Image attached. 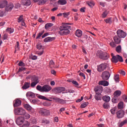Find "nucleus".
<instances>
[{"label":"nucleus","instance_id":"obj_51","mask_svg":"<svg viewBox=\"0 0 127 127\" xmlns=\"http://www.w3.org/2000/svg\"><path fill=\"white\" fill-rule=\"evenodd\" d=\"M116 108H113L110 110V112H111V114L112 115H115L116 114Z\"/></svg>","mask_w":127,"mask_h":127},{"label":"nucleus","instance_id":"obj_54","mask_svg":"<svg viewBox=\"0 0 127 127\" xmlns=\"http://www.w3.org/2000/svg\"><path fill=\"white\" fill-rule=\"evenodd\" d=\"M38 98H39V99H42V100H47V98H46V97H44V96H41V95L39 96L38 97Z\"/></svg>","mask_w":127,"mask_h":127},{"label":"nucleus","instance_id":"obj_61","mask_svg":"<svg viewBox=\"0 0 127 127\" xmlns=\"http://www.w3.org/2000/svg\"><path fill=\"white\" fill-rule=\"evenodd\" d=\"M41 48H42L41 44H38V45H37V49H38V50H41Z\"/></svg>","mask_w":127,"mask_h":127},{"label":"nucleus","instance_id":"obj_17","mask_svg":"<svg viewBox=\"0 0 127 127\" xmlns=\"http://www.w3.org/2000/svg\"><path fill=\"white\" fill-rule=\"evenodd\" d=\"M54 40H55V37H48L47 38L44 39V42L45 43L51 42Z\"/></svg>","mask_w":127,"mask_h":127},{"label":"nucleus","instance_id":"obj_9","mask_svg":"<svg viewBox=\"0 0 127 127\" xmlns=\"http://www.w3.org/2000/svg\"><path fill=\"white\" fill-rule=\"evenodd\" d=\"M24 119L23 117H20L17 118L16 120V124H17V126H20L24 123Z\"/></svg>","mask_w":127,"mask_h":127},{"label":"nucleus","instance_id":"obj_37","mask_svg":"<svg viewBox=\"0 0 127 127\" xmlns=\"http://www.w3.org/2000/svg\"><path fill=\"white\" fill-rule=\"evenodd\" d=\"M88 105H89V103H88V102H84V103L81 104V109L84 108L86 107H87V106H88Z\"/></svg>","mask_w":127,"mask_h":127},{"label":"nucleus","instance_id":"obj_3","mask_svg":"<svg viewBox=\"0 0 127 127\" xmlns=\"http://www.w3.org/2000/svg\"><path fill=\"white\" fill-rule=\"evenodd\" d=\"M107 66L108 64L106 63L101 64L97 65V71L102 72L107 68Z\"/></svg>","mask_w":127,"mask_h":127},{"label":"nucleus","instance_id":"obj_20","mask_svg":"<svg viewBox=\"0 0 127 127\" xmlns=\"http://www.w3.org/2000/svg\"><path fill=\"white\" fill-rule=\"evenodd\" d=\"M120 38H122L118 37L117 36L114 37V41H115V44H119L121 43V39Z\"/></svg>","mask_w":127,"mask_h":127},{"label":"nucleus","instance_id":"obj_13","mask_svg":"<svg viewBox=\"0 0 127 127\" xmlns=\"http://www.w3.org/2000/svg\"><path fill=\"white\" fill-rule=\"evenodd\" d=\"M124 116V111L123 110H121L117 112V118L121 119Z\"/></svg>","mask_w":127,"mask_h":127},{"label":"nucleus","instance_id":"obj_34","mask_svg":"<svg viewBox=\"0 0 127 127\" xmlns=\"http://www.w3.org/2000/svg\"><path fill=\"white\" fill-rule=\"evenodd\" d=\"M116 52L118 53H121L122 52V47L121 46H118L116 48Z\"/></svg>","mask_w":127,"mask_h":127},{"label":"nucleus","instance_id":"obj_6","mask_svg":"<svg viewBox=\"0 0 127 127\" xmlns=\"http://www.w3.org/2000/svg\"><path fill=\"white\" fill-rule=\"evenodd\" d=\"M116 33L117 34V36L120 38H125L127 36V33L121 29L118 30Z\"/></svg>","mask_w":127,"mask_h":127},{"label":"nucleus","instance_id":"obj_50","mask_svg":"<svg viewBox=\"0 0 127 127\" xmlns=\"http://www.w3.org/2000/svg\"><path fill=\"white\" fill-rule=\"evenodd\" d=\"M116 43H115L114 42H111L110 43H109V45H110V46H111V47L112 48H115L116 47Z\"/></svg>","mask_w":127,"mask_h":127},{"label":"nucleus","instance_id":"obj_43","mask_svg":"<svg viewBox=\"0 0 127 127\" xmlns=\"http://www.w3.org/2000/svg\"><path fill=\"white\" fill-rule=\"evenodd\" d=\"M127 123V120H125L123 121V122L121 123V124H120L119 126H120V127H122L124 125H125Z\"/></svg>","mask_w":127,"mask_h":127},{"label":"nucleus","instance_id":"obj_63","mask_svg":"<svg viewBox=\"0 0 127 127\" xmlns=\"http://www.w3.org/2000/svg\"><path fill=\"white\" fill-rule=\"evenodd\" d=\"M120 73L122 75H126V72L125 71H124V70H120Z\"/></svg>","mask_w":127,"mask_h":127},{"label":"nucleus","instance_id":"obj_24","mask_svg":"<svg viewBox=\"0 0 127 127\" xmlns=\"http://www.w3.org/2000/svg\"><path fill=\"white\" fill-rule=\"evenodd\" d=\"M101 94L96 93L95 95V99L96 101H100L101 100L102 97L101 96Z\"/></svg>","mask_w":127,"mask_h":127},{"label":"nucleus","instance_id":"obj_48","mask_svg":"<svg viewBox=\"0 0 127 127\" xmlns=\"http://www.w3.org/2000/svg\"><path fill=\"white\" fill-rule=\"evenodd\" d=\"M88 5L89 7H92L95 5V4L94 3V2L93 1H90L88 3Z\"/></svg>","mask_w":127,"mask_h":127},{"label":"nucleus","instance_id":"obj_52","mask_svg":"<svg viewBox=\"0 0 127 127\" xmlns=\"http://www.w3.org/2000/svg\"><path fill=\"white\" fill-rule=\"evenodd\" d=\"M109 104H108V103H104L103 104V108L104 109H109Z\"/></svg>","mask_w":127,"mask_h":127},{"label":"nucleus","instance_id":"obj_55","mask_svg":"<svg viewBox=\"0 0 127 127\" xmlns=\"http://www.w3.org/2000/svg\"><path fill=\"white\" fill-rule=\"evenodd\" d=\"M5 13V11H0V17H2L3 16V15H4V13Z\"/></svg>","mask_w":127,"mask_h":127},{"label":"nucleus","instance_id":"obj_40","mask_svg":"<svg viewBox=\"0 0 127 127\" xmlns=\"http://www.w3.org/2000/svg\"><path fill=\"white\" fill-rule=\"evenodd\" d=\"M114 79H115V82H119V74L115 75Z\"/></svg>","mask_w":127,"mask_h":127},{"label":"nucleus","instance_id":"obj_56","mask_svg":"<svg viewBox=\"0 0 127 127\" xmlns=\"http://www.w3.org/2000/svg\"><path fill=\"white\" fill-rule=\"evenodd\" d=\"M25 69H26V68L25 67H20L18 69V72H21L22 71H24L25 70Z\"/></svg>","mask_w":127,"mask_h":127},{"label":"nucleus","instance_id":"obj_46","mask_svg":"<svg viewBox=\"0 0 127 127\" xmlns=\"http://www.w3.org/2000/svg\"><path fill=\"white\" fill-rule=\"evenodd\" d=\"M26 95H29V96L31 97V98H34L35 96L34 94L31 92L27 93Z\"/></svg>","mask_w":127,"mask_h":127},{"label":"nucleus","instance_id":"obj_58","mask_svg":"<svg viewBox=\"0 0 127 127\" xmlns=\"http://www.w3.org/2000/svg\"><path fill=\"white\" fill-rule=\"evenodd\" d=\"M72 83L74 84L75 86H78V83L76 81H72Z\"/></svg>","mask_w":127,"mask_h":127},{"label":"nucleus","instance_id":"obj_10","mask_svg":"<svg viewBox=\"0 0 127 127\" xmlns=\"http://www.w3.org/2000/svg\"><path fill=\"white\" fill-rule=\"evenodd\" d=\"M53 100H54L55 102L57 103H59L61 104H64L65 103H66V101L65 100H64V99L58 98V97L53 98Z\"/></svg>","mask_w":127,"mask_h":127},{"label":"nucleus","instance_id":"obj_29","mask_svg":"<svg viewBox=\"0 0 127 127\" xmlns=\"http://www.w3.org/2000/svg\"><path fill=\"white\" fill-rule=\"evenodd\" d=\"M119 102V97H113L112 102L116 104Z\"/></svg>","mask_w":127,"mask_h":127},{"label":"nucleus","instance_id":"obj_1","mask_svg":"<svg viewBox=\"0 0 127 127\" xmlns=\"http://www.w3.org/2000/svg\"><path fill=\"white\" fill-rule=\"evenodd\" d=\"M68 25H70V24L65 23L60 26L59 28V31H58L60 35L64 36L69 34V30H71V27Z\"/></svg>","mask_w":127,"mask_h":127},{"label":"nucleus","instance_id":"obj_4","mask_svg":"<svg viewBox=\"0 0 127 127\" xmlns=\"http://www.w3.org/2000/svg\"><path fill=\"white\" fill-rule=\"evenodd\" d=\"M65 90L64 87H59L53 88L51 92L54 93L55 94H58V93H60L62 92H64Z\"/></svg>","mask_w":127,"mask_h":127},{"label":"nucleus","instance_id":"obj_8","mask_svg":"<svg viewBox=\"0 0 127 127\" xmlns=\"http://www.w3.org/2000/svg\"><path fill=\"white\" fill-rule=\"evenodd\" d=\"M52 88L51 87L48 85H45L43 86V89L41 90V92H46L48 93L50 92Z\"/></svg>","mask_w":127,"mask_h":127},{"label":"nucleus","instance_id":"obj_45","mask_svg":"<svg viewBox=\"0 0 127 127\" xmlns=\"http://www.w3.org/2000/svg\"><path fill=\"white\" fill-rule=\"evenodd\" d=\"M38 84V82H32V83H31L30 85L31 87L33 88Z\"/></svg>","mask_w":127,"mask_h":127},{"label":"nucleus","instance_id":"obj_60","mask_svg":"<svg viewBox=\"0 0 127 127\" xmlns=\"http://www.w3.org/2000/svg\"><path fill=\"white\" fill-rule=\"evenodd\" d=\"M79 76H80L81 77H83V79H85V74H84V73H83L82 72H80V73H79Z\"/></svg>","mask_w":127,"mask_h":127},{"label":"nucleus","instance_id":"obj_22","mask_svg":"<svg viewBox=\"0 0 127 127\" xmlns=\"http://www.w3.org/2000/svg\"><path fill=\"white\" fill-rule=\"evenodd\" d=\"M82 32L81 30H76V31H75V36H76L78 38L82 36Z\"/></svg>","mask_w":127,"mask_h":127},{"label":"nucleus","instance_id":"obj_18","mask_svg":"<svg viewBox=\"0 0 127 127\" xmlns=\"http://www.w3.org/2000/svg\"><path fill=\"white\" fill-rule=\"evenodd\" d=\"M30 82H25L24 83V86L22 87V89H23V90H27L28 88H30Z\"/></svg>","mask_w":127,"mask_h":127},{"label":"nucleus","instance_id":"obj_7","mask_svg":"<svg viewBox=\"0 0 127 127\" xmlns=\"http://www.w3.org/2000/svg\"><path fill=\"white\" fill-rule=\"evenodd\" d=\"M39 114H41V115L43 116H49L51 113L50 111L45 109H41V110H39Z\"/></svg>","mask_w":127,"mask_h":127},{"label":"nucleus","instance_id":"obj_14","mask_svg":"<svg viewBox=\"0 0 127 127\" xmlns=\"http://www.w3.org/2000/svg\"><path fill=\"white\" fill-rule=\"evenodd\" d=\"M99 58H100V59L101 60H107L108 58H109V55L107 54L106 53L101 54L100 55Z\"/></svg>","mask_w":127,"mask_h":127},{"label":"nucleus","instance_id":"obj_41","mask_svg":"<svg viewBox=\"0 0 127 127\" xmlns=\"http://www.w3.org/2000/svg\"><path fill=\"white\" fill-rule=\"evenodd\" d=\"M44 31H43L41 32L40 33H38V36H37L36 39H39L40 37L42 36V35L44 34Z\"/></svg>","mask_w":127,"mask_h":127},{"label":"nucleus","instance_id":"obj_2","mask_svg":"<svg viewBox=\"0 0 127 127\" xmlns=\"http://www.w3.org/2000/svg\"><path fill=\"white\" fill-rule=\"evenodd\" d=\"M14 114L17 116H24L27 114L23 108H18L14 110Z\"/></svg>","mask_w":127,"mask_h":127},{"label":"nucleus","instance_id":"obj_33","mask_svg":"<svg viewBox=\"0 0 127 127\" xmlns=\"http://www.w3.org/2000/svg\"><path fill=\"white\" fill-rule=\"evenodd\" d=\"M112 62L114 63H117L119 62L118 60V58L117 57V56H113L112 59Z\"/></svg>","mask_w":127,"mask_h":127},{"label":"nucleus","instance_id":"obj_44","mask_svg":"<svg viewBox=\"0 0 127 127\" xmlns=\"http://www.w3.org/2000/svg\"><path fill=\"white\" fill-rule=\"evenodd\" d=\"M36 88L38 91H39V92H41V91L43 90V86L38 85L37 86Z\"/></svg>","mask_w":127,"mask_h":127},{"label":"nucleus","instance_id":"obj_64","mask_svg":"<svg viewBox=\"0 0 127 127\" xmlns=\"http://www.w3.org/2000/svg\"><path fill=\"white\" fill-rule=\"evenodd\" d=\"M123 100H124V101H125V102H127V96H126V95H124Z\"/></svg>","mask_w":127,"mask_h":127},{"label":"nucleus","instance_id":"obj_23","mask_svg":"<svg viewBox=\"0 0 127 127\" xmlns=\"http://www.w3.org/2000/svg\"><path fill=\"white\" fill-rule=\"evenodd\" d=\"M102 100L105 102H109L110 101V97L108 95H105L102 97Z\"/></svg>","mask_w":127,"mask_h":127},{"label":"nucleus","instance_id":"obj_32","mask_svg":"<svg viewBox=\"0 0 127 127\" xmlns=\"http://www.w3.org/2000/svg\"><path fill=\"white\" fill-rule=\"evenodd\" d=\"M58 3L62 5H63L66 4L67 3V1L65 0H59V1H58Z\"/></svg>","mask_w":127,"mask_h":127},{"label":"nucleus","instance_id":"obj_26","mask_svg":"<svg viewBox=\"0 0 127 127\" xmlns=\"http://www.w3.org/2000/svg\"><path fill=\"white\" fill-rule=\"evenodd\" d=\"M6 31L9 34H12L14 32V29L13 28H7Z\"/></svg>","mask_w":127,"mask_h":127},{"label":"nucleus","instance_id":"obj_31","mask_svg":"<svg viewBox=\"0 0 127 127\" xmlns=\"http://www.w3.org/2000/svg\"><path fill=\"white\" fill-rule=\"evenodd\" d=\"M24 107L25 109H26L28 111H31L32 109L31 106L29 104H24Z\"/></svg>","mask_w":127,"mask_h":127},{"label":"nucleus","instance_id":"obj_42","mask_svg":"<svg viewBox=\"0 0 127 127\" xmlns=\"http://www.w3.org/2000/svg\"><path fill=\"white\" fill-rule=\"evenodd\" d=\"M31 117V115H30V114H25L24 115V117H23V118H24V119H26V120H28V119H29Z\"/></svg>","mask_w":127,"mask_h":127},{"label":"nucleus","instance_id":"obj_36","mask_svg":"<svg viewBox=\"0 0 127 127\" xmlns=\"http://www.w3.org/2000/svg\"><path fill=\"white\" fill-rule=\"evenodd\" d=\"M22 21H24L23 16V15H20L19 16V17L17 18V22L20 23Z\"/></svg>","mask_w":127,"mask_h":127},{"label":"nucleus","instance_id":"obj_12","mask_svg":"<svg viewBox=\"0 0 127 127\" xmlns=\"http://www.w3.org/2000/svg\"><path fill=\"white\" fill-rule=\"evenodd\" d=\"M14 7V6L13 5V4L11 3H10V4H8L6 7H5V11H6L7 12L10 11Z\"/></svg>","mask_w":127,"mask_h":127},{"label":"nucleus","instance_id":"obj_62","mask_svg":"<svg viewBox=\"0 0 127 127\" xmlns=\"http://www.w3.org/2000/svg\"><path fill=\"white\" fill-rule=\"evenodd\" d=\"M22 127H29V122H26V123L23 125Z\"/></svg>","mask_w":127,"mask_h":127},{"label":"nucleus","instance_id":"obj_11","mask_svg":"<svg viewBox=\"0 0 127 127\" xmlns=\"http://www.w3.org/2000/svg\"><path fill=\"white\" fill-rule=\"evenodd\" d=\"M21 4L24 6H29L31 5V2L30 0H22L21 1Z\"/></svg>","mask_w":127,"mask_h":127},{"label":"nucleus","instance_id":"obj_47","mask_svg":"<svg viewBox=\"0 0 127 127\" xmlns=\"http://www.w3.org/2000/svg\"><path fill=\"white\" fill-rule=\"evenodd\" d=\"M123 102H120L118 104V108L123 109Z\"/></svg>","mask_w":127,"mask_h":127},{"label":"nucleus","instance_id":"obj_27","mask_svg":"<svg viewBox=\"0 0 127 127\" xmlns=\"http://www.w3.org/2000/svg\"><path fill=\"white\" fill-rule=\"evenodd\" d=\"M41 123L44 124V125H48L50 124V121L45 119H44L42 120Z\"/></svg>","mask_w":127,"mask_h":127},{"label":"nucleus","instance_id":"obj_5","mask_svg":"<svg viewBox=\"0 0 127 127\" xmlns=\"http://www.w3.org/2000/svg\"><path fill=\"white\" fill-rule=\"evenodd\" d=\"M110 77V73L109 71H103L101 73V78L103 80H108Z\"/></svg>","mask_w":127,"mask_h":127},{"label":"nucleus","instance_id":"obj_39","mask_svg":"<svg viewBox=\"0 0 127 127\" xmlns=\"http://www.w3.org/2000/svg\"><path fill=\"white\" fill-rule=\"evenodd\" d=\"M116 56L117 57V59H118L119 62H123V57H122L119 55H116Z\"/></svg>","mask_w":127,"mask_h":127},{"label":"nucleus","instance_id":"obj_53","mask_svg":"<svg viewBox=\"0 0 127 127\" xmlns=\"http://www.w3.org/2000/svg\"><path fill=\"white\" fill-rule=\"evenodd\" d=\"M31 122L32 124H35L37 123V120L34 118L31 119Z\"/></svg>","mask_w":127,"mask_h":127},{"label":"nucleus","instance_id":"obj_21","mask_svg":"<svg viewBox=\"0 0 127 127\" xmlns=\"http://www.w3.org/2000/svg\"><path fill=\"white\" fill-rule=\"evenodd\" d=\"M121 94H122V92L120 90H116L114 93V97H119L120 96H121Z\"/></svg>","mask_w":127,"mask_h":127},{"label":"nucleus","instance_id":"obj_59","mask_svg":"<svg viewBox=\"0 0 127 127\" xmlns=\"http://www.w3.org/2000/svg\"><path fill=\"white\" fill-rule=\"evenodd\" d=\"M43 53H44V51L43 50H42L41 52H38V51L37 52V54H38V55L39 56L42 55Z\"/></svg>","mask_w":127,"mask_h":127},{"label":"nucleus","instance_id":"obj_30","mask_svg":"<svg viewBox=\"0 0 127 127\" xmlns=\"http://www.w3.org/2000/svg\"><path fill=\"white\" fill-rule=\"evenodd\" d=\"M52 26H53V24L49 23L45 24V26H44V28L45 29H48Z\"/></svg>","mask_w":127,"mask_h":127},{"label":"nucleus","instance_id":"obj_15","mask_svg":"<svg viewBox=\"0 0 127 127\" xmlns=\"http://www.w3.org/2000/svg\"><path fill=\"white\" fill-rule=\"evenodd\" d=\"M7 1L3 0L0 2V8L2 9L3 7L7 6Z\"/></svg>","mask_w":127,"mask_h":127},{"label":"nucleus","instance_id":"obj_25","mask_svg":"<svg viewBox=\"0 0 127 127\" xmlns=\"http://www.w3.org/2000/svg\"><path fill=\"white\" fill-rule=\"evenodd\" d=\"M21 105V101L19 99L16 100V101H15V103H14V107H16L20 106Z\"/></svg>","mask_w":127,"mask_h":127},{"label":"nucleus","instance_id":"obj_19","mask_svg":"<svg viewBox=\"0 0 127 127\" xmlns=\"http://www.w3.org/2000/svg\"><path fill=\"white\" fill-rule=\"evenodd\" d=\"M104 21H105L106 23L112 24L114 21V18L112 17H109L108 19H105Z\"/></svg>","mask_w":127,"mask_h":127},{"label":"nucleus","instance_id":"obj_38","mask_svg":"<svg viewBox=\"0 0 127 127\" xmlns=\"http://www.w3.org/2000/svg\"><path fill=\"white\" fill-rule=\"evenodd\" d=\"M82 39L87 42L89 41L90 40V37L88 36L87 35H85L84 37L82 38Z\"/></svg>","mask_w":127,"mask_h":127},{"label":"nucleus","instance_id":"obj_28","mask_svg":"<svg viewBox=\"0 0 127 127\" xmlns=\"http://www.w3.org/2000/svg\"><path fill=\"white\" fill-rule=\"evenodd\" d=\"M19 50V43L18 42H16V46H15V51L14 53H16L17 51Z\"/></svg>","mask_w":127,"mask_h":127},{"label":"nucleus","instance_id":"obj_49","mask_svg":"<svg viewBox=\"0 0 127 127\" xmlns=\"http://www.w3.org/2000/svg\"><path fill=\"white\" fill-rule=\"evenodd\" d=\"M18 66H25V64H24L23 62H20L18 63Z\"/></svg>","mask_w":127,"mask_h":127},{"label":"nucleus","instance_id":"obj_35","mask_svg":"<svg viewBox=\"0 0 127 127\" xmlns=\"http://www.w3.org/2000/svg\"><path fill=\"white\" fill-rule=\"evenodd\" d=\"M32 81H33V82H39V80L38 79V77L37 76H34L33 77H32Z\"/></svg>","mask_w":127,"mask_h":127},{"label":"nucleus","instance_id":"obj_16","mask_svg":"<svg viewBox=\"0 0 127 127\" xmlns=\"http://www.w3.org/2000/svg\"><path fill=\"white\" fill-rule=\"evenodd\" d=\"M99 85H101L104 87L108 86H109V82L105 80L100 81H99Z\"/></svg>","mask_w":127,"mask_h":127},{"label":"nucleus","instance_id":"obj_57","mask_svg":"<svg viewBox=\"0 0 127 127\" xmlns=\"http://www.w3.org/2000/svg\"><path fill=\"white\" fill-rule=\"evenodd\" d=\"M63 14L64 15V17H67L68 15H69V12L63 13Z\"/></svg>","mask_w":127,"mask_h":127}]
</instances>
